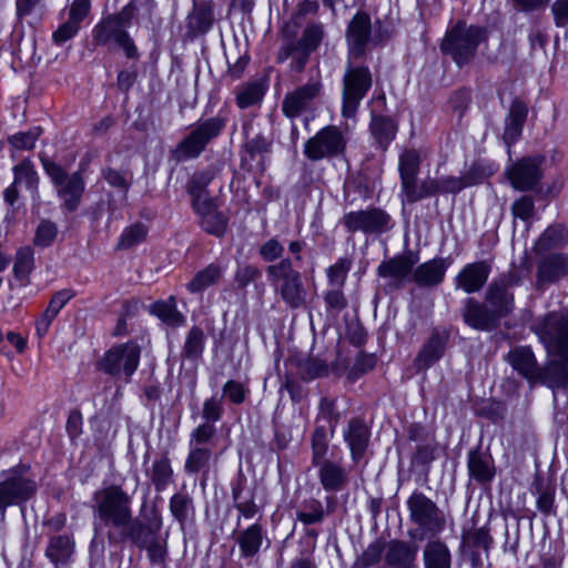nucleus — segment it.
Returning a JSON list of instances; mask_svg holds the SVG:
<instances>
[{"instance_id":"cd10ccee","label":"nucleus","mask_w":568,"mask_h":568,"mask_svg":"<svg viewBox=\"0 0 568 568\" xmlns=\"http://www.w3.org/2000/svg\"><path fill=\"white\" fill-rule=\"evenodd\" d=\"M465 323L478 331H491L499 325L489 306L474 298H467L463 312Z\"/></svg>"},{"instance_id":"f704fd0d","label":"nucleus","mask_w":568,"mask_h":568,"mask_svg":"<svg viewBox=\"0 0 568 568\" xmlns=\"http://www.w3.org/2000/svg\"><path fill=\"white\" fill-rule=\"evenodd\" d=\"M74 551V540L71 534L51 535L45 549V556L53 562H67Z\"/></svg>"},{"instance_id":"680f3d73","label":"nucleus","mask_w":568,"mask_h":568,"mask_svg":"<svg viewBox=\"0 0 568 568\" xmlns=\"http://www.w3.org/2000/svg\"><path fill=\"white\" fill-rule=\"evenodd\" d=\"M148 558L153 565H165L168 558V537H156L154 540L144 546Z\"/></svg>"},{"instance_id":"f03ea898","label":"nucleus","mask_w":568,"mask_h":568,"mask_svg":"<svg viewBox=\"0 0 568 568\" xmlns=\"http://www.w3.org/2000/svg\"><path fill=\"white\" fill-rule=\"evenodd\" d=\"M266 276L275 295L291 310L303 308L307 304L308 288L302 273L293 266L291 258L270 264Z\"/></svg>"},{"instance_id":"20e7f679","label":"nucleus","mask_w":568,"mask_h":568,"mask_svg":"<svg viewBox=\"0 0 568 568\" xmlns=\"http://www.w3.org/2000/svg\"><path fill=\"white\" fill-rule=\"evenodd\" d=\"M92 509L104 526L121 529L132 517V496L112 484L94 491Z\"/></svg>"},{"instance_id":"bf43d9fd","label":"nucleus","mask_w":568,"mask_h":568,"mask_svg":"<svg viewBox=\"0 0 568 568\" xmlns=\"http://www.w3.org/2000/svg\"><path fill=\"white\" fill-rule=\"evenodd\" d=\"M328 449V433L324 426H316L312 436V465H317Z\"/></svg>"},{"instance_id":"4c0bfd02","label":"nucleus","mask_w":568,"mask_h":568,"mask_svg":"<svg viewBox=\"0 0 568 568\" xmlns=\"http://www.w3.org/2000/svg\"><path fill=\"white\" fill-rule=\"evenodd\" d=\"M224 274V268L217 263H211L203 270L195 273L186 284V290L194 294L201 293L210 286L217 284Z\"/></svg>"},{"instance_id":"b1692460","label":"nucleus","mask_w":568,"mask_h":568,"mask_svg":"<svg viewBox=\"0 0 568 568\" xmlns=\"http://www.w3.org/2000/svg\"><path fill=\"white\" fill-rule=\"evenodd\" d=\"M318 479L325 491L337 493L346 488L349 475L342 463L333 459H322L317 465Z\"/></svg>"},{"instance_id":"603ef678","label":"nucleus","mask_w":568,"mask_h":568,"mask_svg":"<svg viewBox=\"0 0 568 568\" xmlns=\"http://www.w3.org/2000/svg\"><path fill=\"white\" fill-rule=\"evenodd\" d=\"M149 230L146 225L141 222H136L125 227L116 244L118 250H129L140 243H142L148 236Z\"/></svg>"},{"instance_id":"0eeeda50","label":"nucleus","mask_w":568,"mask_h":568,"mask_svg":"<svg viewBox=\"0 0 568 568\" xmlns=\"http://www.w3.org/2000/svg\"><path fill=\"white\" fill-rule=\"evenodd\" d=\"M347 131L326 125L304 143V155L311 161L331 160L343 155L347 148Z\"/></svg>"},{"instance_id":"a878e982","label":"nucleus","mask_w":568,"mask_h":568,"mask_svg":"<svg viewBox=\"0 0 568 568\" xmlns=\"http://www.w3.org/2000/svg\"><path fill=\"white\" fill-rule=\"evenodd\" d=\"M193 209L200 216L201 227L206 233L219 237L225 234L229 219L217 210L213 200H196Z\"/></svg>"},{"instance_id":"8fccbe9b","label":"nucleus","mask_w":568,"mask_h":568,"mask_svg":"<svg viewBox=\"0 0 568 568\" xmlns=\"http://www.w3.org/2000/svg\"><path fill=\"white\" fill-rule=\"evenodd\" d=\"M296 516L304 525L320 524L325 518L324 506L321 500L315 498L304 500Z\"/></svg>"},{"instance_id":"7c9ffc66","label":"nucleus","mask_w":568,"mask_h":568,"mask_svg":"<svg viewBox=\"0 0 568 568\" xmlns=\"http://www.w3.org/2000/svg\"><path fill=\"white\" fill-rule=\"evenodd\" d=\"M467 468L470 477L479 484L490 483L495 477L493 458L478 449L468 453Z\"/></svg>"},{"instance_id":"37998d69","label":"nucleus","mask_w":568,"mask_h":568,"mask_svg":"<svg viewBox=\"0 0 568 568\" xmlns=\"http://www.w3.org/2000/svg\"><path fill=\"white\" fill-rule=\"evenodd\" d=\"M402 192L408 203H415L425 197L434 196L438 194L437 179L426 178L419 183L415 180L405 186Z\"/></svg>"},{"instance_id":"774afa93","label":"nucleus","mask_w":568,"mask_h":568,"mask_svg":"<svg viewBox=\"0 0 568 568\" xmlns=\"http://www.w3.org/2000/svg\"><path fill=\"white\" fill-rule=\"evenodd\" d=\"M344 287L329 286L324 294L327 311L342 312L348 306V301L343 292Z\"/></svg>"},{"instance_id":"aec40b11","label":"nucleus","mask_w":568,"mask_h":568,"mask_svg":"<svg viewBox=\"0 0 568 568\" xmlns=\"http://www.w3.org/2000/svg\"><path fill=\"white\" fill-rule=\"evenodd\" d=\"M91 3L89 0H74L68 9V18L52 33V41L57 45H61L68 40L74 38L84 19L89 16Z\"/></svg>"},{"instance_id":"72a5a7b5","label":"nucleus","mask_w":568,"mask_h":568,"mask_svg":"<svg viewBox=\"0 0 568 568\" xmlns=\"http://www.w3.org/2000/svg\"><path fill=\"white\" fill-rule=\"evenodd\" d=\"M425 568H452V554L445 541L429 540L423 549Z\"/></svg>"},{"instance_id":"bb28decb","label":"nucleus","mask_w":568,"mask_h":568,"mask_svg":"<svg viewBox=\"0 0 568 568\" xmlns=\"http://www.w3.org/2000/svg\"><path fill=\"white\" fill-rule=\"evenodd\" d=\"M568 275V255L549 254L537 265V286L552 284Z\"/></svg>"},{"instance_id":"09e8293b","label":"nucleus","mask_w":568,"mask_h":568,"mask_svg":"<svg viewBox=\"0 0 568 568\" xmlns=\"http://www.w3.org/2000/svg\"><path fill=\"white\" fill-rule=\"evenodd\" d=\"M170 511L181 525H184L194 515L192 497L183 493L174 494L170 499Z\"/></svg>"},{"instance_id":"864d4df0","label":"nucleus","mask_w":568,"mask_h":568,"mask_svg":"<svg viewBox=\"0 0 568 568\" xmlns=\"http://www.w3.org/2000/svg\"><path fill=\"white\" fill-rule=\"evenodd\" d=\"M232 495L234 506L243 517L251 519L257 514L258 507L253 495L248 493L247 496H244V487L241 483L233 486Z\"/></svg>"},{"instance_id":"a18cd8bd","label":"nucleus","mask_w":568,"mask_h":568,"mask_svg":"<svg viewBox=\"0 0 568 568\" xmlns=\"http://www.w3.org/2000/svg\"><path fill=\"white\" fill-rule=\"evenodd\" d=\"M13 182L16 184H24L33 194H38L39 174L30 159L22 160L13 169Z\"/></svg>"},{"instance_id":"6e6552de","label":"nucleus","mask_w":568,"mask_h":568,"mask_svg":"<svg viewBox=\"0 0 568 568\" xmlns=\"http://www.w3.org/2000/svg\"><path fill=\"white\" fill-rule=\"evenodd\" d=\"M37 488L29 467L11 469L0 480V511L4 513L10 506L24 504L36 495Z\"/></svg>"},{"instance_id":"4be33fe9","label":"nucleus","mask_w":568,"mask_h":568,"mask_svg":"<svg viewBox=\"0 0 568 568\" xmlns=\"http://www.w3.org/2000/svg\"><path fill=\"white\" fill-rule=\"evenodd\" d=\"M490 272L491 265L488 261L468 263L457 274L456 286L468 294L479 292L486 284Z\"/></svg>"},{"instance_id":"f3484780","label":"nucleus","mask_w":568,"mask_h":568,"mask_svg":"<svg viewBox=\"0 0 568 568\" xmlns=\"http://www.w3.org/2000/svg\"><path fill=\"white\" fill-rule=\"evenodd\" d=\"M371 33V17L364 11H358L349 21L346 30L347 58L362 59L366 54Z\"/></svg>"},{"instance_id":"393cba45","label":"nucleus","mask_w":568,"mask_h":568,"mask_svg":"<svg viewBox=\"0 0 568 568\" xmlns=\"http://www.w3.org/2000/svg\"><path fill=\"white\" fill-rule=\"evenodd\" d=\"M418 547L408 541L393 539L386 545L385 568H418Z\"/></svg>"},{"instance_id":"e433bc0d","label":"nucleus","mask_w":568,"mask_h":568,"mask_svg":"<svg viewBox=\"0 0 568 568\" xmlns=\"http://www.w3.org/2000/svg\"><path fill=\"white\" fill-rule=\"evenodd\" d=\"M420 154L415 149H406L399 154L398 172L402 190L409 185V183L417 180V175L420 171Z\"/></svg>"},{"instance_id":"79ce46f5","label":"nucleus","mask_w":568,"mask_h":568,"mask_svg":"<svg viewBox=\"0 0 568 568\" xmlns=\"http://www.w3.org/2000/svg\"><path fill=\"white\" fill-rule=\"evenodd\" d=\"M213 457L212 448L190 447L185 459L184 470L187 474L202 473L203 478L207 477L210 463Z\"/></svg>"},{"instance_id":"2f4dec72","label":"nucleus","mask_w":568,"mask_h":568,"mask_svg":"<svg viewBox=\"0 0 568 568\" xmlns=\"http://www.w3.org/2000/svg\"><path fill=\"white\" fill-rule=\"evenodd\" d=\"M36 268L34 250L29 246H21L16 251L12 266V274L20 286L31 284L30 276Z\"/></svg>"},{"instance_id":"49530a36","label":"nucleus","mask_w":568,"mask_h":568,"mask_svg":"<svg viewBox=\"0 0 568 568\" xmlns=\"http://www.w3.org/2000/svg\"><path fill=\"white\" fill-rule=\"evenodd\" d=\"M205 335L201 327L192 326L186 334L182 348V356L190 361H197L204 351Z\"/></svg>"},{"instance_id":"6e6d98bb","label":"nucleus","mask_w":568,"mask_h":568,"mask_svg":"<svg viewBox=\"0 0 568 568\" xmlns=\"http://www.w3.org/2000/svg\"><path fill=\"white\" fill-rule=\"evenodd\" d=\"M386 545L387 542L381 539L369 544L363 554L356 559L355 566L357 568H369L378 564L382 559L383 552H386Z\"/></svg>"},{"instance_id":"3c124183","label":"nucleus","mask_w":568,"mask_h":568,"mask_svg":"<svg viewBox=\"0 0 568 568\" xmlns=\"http://www.w3.org/2000/svg\"><path fill=\"white\" fill-rule=\"evenodd\" d=\"M213 23V13L210 8L196 7L187 18V28L193 34H202L210 30Z\"/></svg>"},{"instance_id":"5fc2aeb1","label":"nucleus","mask_w":568,"mask_h":568,"mask_svg":"<svg viewBox=\"0 0 568 568\" xmlns=\"http://www.w3.org/2000/svg\"><path fill=\"white\" fill-rule=\"evenodd\" d=\"M353 262L349 257H339L326 270L329 286L344 287Z\"/></svg>"},{"instance_id":"338daca9","label":"nucleus","mask_w":568,"mask_h":568,"mask_svg":"<svg viewBox=\"0 0 568 568\" xmlns=\"http://www.w3.org/2000/svg\"><path fill=\"white\" fill-rule=\"evenodd\" d=\"M341 414L336 410L335 399L324 397L320 402L318 419H324L329 426V432L333 435L339 422Z\"/></svg>"},{"instance_id":"4468645a","label":"nucleus","mask_w":568,"mask_h":568,"mask_svg":"<svg viewBox=\"0 0 568 568\" xmlns=\"http://www.w3.org/2000/svg\"><path fill=\"white\" fill-rule=\"evenodd\" d=\"M390 215L379 207L352 211L344 214L342 223L349 233L381 234L390 229Z\"/></svg>"},{"instance_id":"1a4fd4ad","label":"nucleus","mask_w":568,"mask_h":568,"mask_svg":"<svg viewBox=\"0 0 568 568\" xmlns=\"http://www.w3.org/2000/svg\"><path fill=\"white\" fill-rule=\"evenodd\" d=\"M225 125V119L219 115L200 122L176 145L174 158L178 161L197 158L206 145L222 133Z\"/></svg>"},{"instance_id":"a211bd4d","label":"nucleus","mask_w":568,"mask_h":568,"mask_svg":"<svg viewBox=\"0 0 568 568\" xmlns=\"http://www.w3.org/2000/svg\"><path fill=\"white\" fill-rule=\"evenodd\" d=\"M542 162L540 155L526 156L515 162L507 172L511 185L519 191L534 189L542 176Z\"/></svg>"},{"instance_id":"f8f14e48","label":"nucleus","mask_w":568,"mask_h":568,"mask_svg":"<svg viewBox=\"0 0 568 568\" xmlns=\"http://www.w3.org/2000/svg\"><path fill=\"white\" fill-rule=\"evenodd\" d=\"M410 520L425 534L436 536L446 526V519L437 505L423 493L415 491L407 499Z\"/></svg>"},{"instance_id":"dca6fc26","label":"nucleus","mask_w":568,"mask_h":568,"mask_svg":"<svg viewBox=\"0 0 568 568\" xmlns=\"http://www.w3.org/2000/svg\"><path fill=\"white\" fill-rule=\"evenodd\" d=\"M323 84L320 79L311 80L286 93L282 102V112L291 119L311 110L313 102L322 94Z\"/></svg>"},{"instance_id":"58836bf2","label":"nucleus","mask_w":568,"mask_h":568,"mask_svg":"<svg viewBox=\"0 0 568 568\" xmlns=\"http://www.w3.org/2000/svg\"><path fill=\"white\" fill-rule=\"evenodd\" d=\"M236 540L240 546L241 556L252 558L261 549L263 542V527L260 524H253L240 531Z\"/></svg>"},{"instance_id":"c03bdc74","label":"nucleus","mask_w":568,"mask_h":568,"mask_svg":"<svg viewBox=\"0 0 568 568\" xmlns=\"http://www.w3.org/2000/svg\"><path fill=\"white\" fill-rule=\"evenodd\" d=\"M149 476L156 491H162L168 487L172 481L173 469L166 454L153 462Z\"/></svg>"},{"instance_id":"13d9d810","label":"nucleus","mask_w":568,"mask_h":568,"mask_svg":"<svg viewBox=\"0 0 568 568\" xmlns=\"http://www.w3.org/2000/svg\"><path fill=\"white\" fill-rule=\"evenodd\" d=\"M438 193H458L463 189L476 184L475 179L470 174L464 176H444L437 179Z\"/></svg>"},{"instance_id":"6ab92c4d","label":"nucleus","mask_w":568,"mask_h":568,"mask_svg":"<svg viewBox=\"0 0 568 568\" xmlns=\"http://www.w3.org/2000/svg\"><path fill=\"white\" fill-rule=\"evenodd\" d=\"M93 40L99 45H105L113 41L124 52L128 59L136 60L140 54L133 39L126 30L102 19L92 31Z\"/></svg>"},{"instance_id":"39448f33","label":"nucleus","mask_w":568,"mask_h":568,"mask_svg":"<svg viewBox=\"0 0 568 568\" xmlns=\"http://www.w3.org/2000/svg\"><path fill=\"white\" fill-rule=\"evenodd\" d=\"M45 174L50 178L55 187L57 195L62 201V207L74 212L82 200L85 190V182L81 171L69 174L59 163L45 155L40 156Z\"/></svg>"},{"instance_id":"0e129e2a","label":"nucleus","mask_w":568,"mask_h":568,"mask_svg":"<svg viewBox=\"0 0 568 568\" xmlns=\"http://www.w3.org/2000/svg\"><path fill=\"white\" fill-rule=\"evenodd\" d=\"M57 235V225L49 220H43L37 227L33 244L40 247H48L54 242Z\"/></svg>"},{"instance_id":"5701e85b","label":"nucleus","mask_w":568,"mask_h":568,"mask_svg":"<svg viewBox=\"0 0 568 568\" xmlns=\"http://www.w3.org/2000/svg\"><path fill=\"white\" fill-rule=\"evenodd\" d=\"M448 337L447 331L435 328L432 332L414 361L417 372L425 371L439 361L444 354Z\"/></svg>"},{"instance_id":"412c9836","label":"nucleus","mask_w":568,"mask_h":568,"mask_svg":"<svg viewBox=\"0 0 568 568\" xmlns=\"http://www.w3.org/2000/svg\"><path fill=\"white\" fill-rule=\"evenodd\" d=\"M418 254L408 250L392 258L383 261L377 267V275L390 278L395 283H402L410 274L418 262Z\"/></svg>"},{"instance_id":"e2e57ef3","label":"nucleus","mask_w":568,"mask_h":568,"mask_svg":"<svg viewBox=\"0 0 568 568\" xmlns=\"http://www.w3.org/2000/svg\"><path fill=\"white\" fill-rule=\"evenodd\" d=\"M298 372L303 379L311 381L327 375L328 366L322 359L308 358L301 362Z\"/></svg>"},{"instance_id":"9b49d317","label":"nucleus","mask_w":568,"mask_h":568,"mask_svg":"<svg viewBox=\"0 0 568 568\" xmlns=\"http://www.w3.org/2000/svg\"><path fill=\"white\" fill-rule=\"evenodd\" d=\"M323 37L324 28L322 23L308 24L298 41L290 40L281 47L277 53V62L282 63L292 58L293 68L302 71L310 54L317 49Z\"/></svg>"},{"instance_id":"ea45409f","label":"nucleus","mask_w":568,"mask_h":568,"mask_svg":"<svg viewBox=\"0 0 568 568\" xmlns=\"http://www.w3.org/2000/svg\"><path fill=\"white\" fill-rule=\"evenodd\" d=\"M271 142L265 136L257 134L252 139H248L241 153L242 166L251 171L253 169V162L260 161L266 153L270 152Z\"/></svg>"},{"instance_id":"a19ab883","label":"nucleus","mask_w":568,"mask_h":568,"mask_svg":"<svg viewBox=\"0 0 568 568\" xmlns=\"http://www.w3.org/2000/svg\"><path fill=\"white\" fill-rule=\"evenodd\" d=\"M369 129L373 138L383 151L387 149L397 132L395 122L390 118L383 115H374Z\"/></svg>"},{"instance_id":"69168bd1","label":"nucleus","mask_w":568,"mask_h":568,"mask_svg":"<svg viewBox=\"0 0 568 568\" xmlns=\"http://www.w3.org/2000/svg\"><path fill=\"white\" fill-rule=\"evenodd\" d=\"M537 508L545 515L556 514L555 509V487L551 485H538Z\"/></svg>"},{"instance_id":"423d86ee","label":"nucleus","mask_w":568,"mask_h":568,"mask_svg":"<svg viewBox=\"0 0 568 568\" xmlns=\"http://www.w3.org/2000/svg\"><path fill=\"white\" fill-rule=\"evenodd\" d=\"M358 59L347 58V64L343 77L342 90V116L352 119L356 115L362 100L373 84V75L365 64L356 63Z\"/></svg>"},{"instance_id":"c9c22d12","label":"nucleus","mask_w":568,"mask_h":568,"mask_svg":"<svg viewBox=\"0 0 568 568\" xmlns=\"http://www.w3.org/2000/svg\"><path fill=\"white\" fill-rule=\"evenodd\" d=\"M150 312L171 327L183 326L186 321L185 316L178 310L176 298L173 295L166 300L154 302Z\"/></svg>"},{"instance_id":"f257e3e1","label":"nucleus","mask_w":568,"mask_h":568,"mask_svg":"<svg viewBox=\"0 0 568 568\" xmlns=\"http://www.w3.org/2000/svg\"><path fill=\"white\" fill-rule=\"evenodd\" d=\"M536 333L547 351L557 358L539 367L532 351L519 346L507 354V362L529 383H540L552 388L568 386V315L564 312L547 314L536 326Z\"/></svg>"},{"instance_id":"4d7b16f0","label":"nucleus","mask_w":568,"mask_h":568,"mask_svg":"<svg viewBox=\"0 0 568 568\" xmlns=\"http://www.w3.org/2000/svg\"><path fill=\"white\" fill-rule=\"evenodd\" d=\"M216 429L211 423H203L199 425L190 435V447H202L213 449V438Z\"/></svg>"},{"instance_id":"473e14b6","label":"nucleus","mask_w":568,"mask_h":568,"mask_svg":"<svg viewBox=\"0 0 568 568\" xmlns=\"http://www.w3.org/2000/svg\"><path fill=\"white\" fill-rule=\"evenodd\" d=\"M527 113V105L523 101L514 100L511 102L504 131V140L508 145L515 143L520 136Z\"/></svg>"},{"instance_id":"9d476101","label":"nucleus","mask_w":568,"mask_h":568,"mask_svg":"<svg viewBox=\"0 0 568 568\" xmlns=\"http://www.w3.org/2000/svg\"><path fill=\"white\" fill-rule=\"evenodd\" d=\"M140 356L141 347L135 342L119 344L105 352L98 368L108 375L124 376L129 381L139 367Z\"/></svg>"},{"instance_id":"052dcab7","label":"nucleus","mask_w":568,"mask_h":568,"mask_svg":"<svg viewBox=\"0 0 568 568\" xmlns=\"http://www.w3.org/2000/svg\"><path fill=\"white\" fill-rule=\"evenodd\" d=\"M42 134L40 126H34L27 132H18L8 138L9 144L17 150H32L36 141Z\"/></svg>"},{"instance_id":"2eb2a0df","label":"nucleus","mask_w":568,"mask_h":568,"mask_svg":"<svg viewBox=\"0 0 568 568\" xmlns=\"http://www.w3.org/2000/svg\"><path fill=\"white\" fill-rule=\"evenodd\" d=\"M162 529V516L156 507H151L144 515V519L131 517L130 523L122 527L121 539H129L138 548L142 549L149 542L159 537Z\"/></svg>"},{"instance_id":"ddd939ff","label":"nucleus","mask_w":568,"mask_h":568,"mask_svg":"<svg viewBox=\"0 0 568 568\" xmlns=\"http://www.w3.org/2000/svg\"><path fill=\"white\" fill-rule=\"evenodd\" d=\"M519 278L514 272L501 274L493 280L485 293V301L498 321L508 316L515 308V297L511 290Z\"/></svg>"},{"instance_id":"de8ad7c7","label":"nucleus","mask_w":568,"mask_h":568,"mask_svg":"<svg viewBox=\"0 0 568 568\" xmlns=\"http://www.w3.org/2000/svg\"><path fill=\"white\" fill-rule=\"evenodd\" d=\"M213 179H214V172L212 170L196 172L192 175V178L187 184V192L192 196V205L193 206H195L196 200H199V201L212 200L206 194V187L213 181Z\"/></svg>"},{"instance_id":"c85d7f7f","label":"nucleus","mask_w":568,"mask_h":568,"mask_svg":"<svg viewBox=\"0 0 568 568\" xmlns=\"http://www.w3.org/2000/svg\"><path fill=\"white\" fill-rule=\"evenodd\" d=\"M371 432L368 426L359 418L348 422L344 432V439L349 447L353 462H359L368 447Z\"/></svg>"},{"instance_id":"7ed1b4c3","label":"nucleus","mask_w":568,"mask_h":568,"mask_svg":"<svg viewBox=\"0 0 568 568\" xmlns=\"http://www.w3.org/2000/svg\"><path fill=\"white\" fill-rule=\"evenodd\" d=\"M488 39V31L485 27L470 24L459 20L446 31L440 43V50L449 55L458 67L468 64L477 54L480 43Z\"/></svg>"},{"instance_id":"c756f323","label":"nucleus","mask_w":568,"mask_h":568,"mask_svg":"<svg viewBox=\"0 0 568 568\" xmlns=\"http://www.w3.org/2000/svg\"><path fill=\"white\" fill-rule=\"evenodd\" d=\"M449 264L442 257L427 261L413 268L412 280L422 287L437 286L444 281Z\"/></svg>"}]
</instances>
